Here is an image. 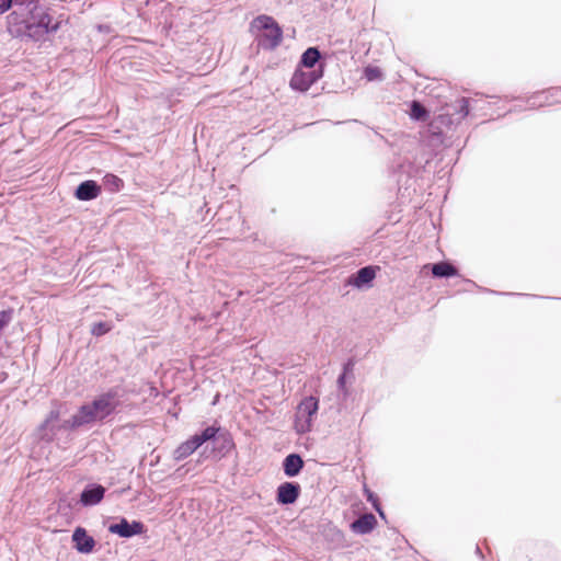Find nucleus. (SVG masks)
Listing matches in <instances>:
<instances>
[{
	"instance_id": "obj_1",
	"label": "nucleus",
	"mask_w": 561,
	"mask_h": 561,
	"mask_svg": "<svg viewBox=\"0 0 561 561\" xmlns=\"http://www.w3.org/2000/svg\"><path fill=\"white\" fill-rule=\"evenodd\" d=\"M49 11L38 0L15 1L14 9L7 16V30L15 38L44 42L60 28V23L54 22Z\"/></svg>"
},
{
	"instance_id": "obj_2",
	"label": "nucleus",
	"mask_w": 561,
	"mask_h": 561,
	"mask_svg": "<svg viewBox=\"0 0 561 561\" xmlns=\"http://www.w3.org/2000/svg\"><path fill=\"white\" fill-rule=\"evenodd\" d=\"M119 407L118 389L111 388L96 396L90 403L80 407L88 424L103 422L117 412Z\"/></svg>"
},
{
	"instance_id": "obj_3",
	"label": "nucleus",
	"mask_w": 561,
	"mask_h": 561,
	"mask_svg": "<svg viewBox=\"0 0 561 561\" xmlns=\"http://www.w3.org/2000/svg\"><path fill=\"white\" fill-rule=\"evenodd\" d=\"M251 26L261 31L256 35V41L259 47L265 50H274L283 41V30L273 16L259 15L252 21Z\"/></svg>"
},
{
	"instance_id": "obj_4",
	"label": "nucleus",
	"mask_w": 561,
	"mask_h": 561,
	"mask_svg": "<svg viewBox=\"0 0 561 561\" xmlns=\"http://www.w3.org/2000/svg\"><path fill=\"white\" fill-rule=\"evenodd\" d=\"M203 431L211 433L210 437H208V442L211 443L210 455L214 459L220 460L225 458L236 447L232 435L225 427L213 424L206 426Z\"/></svg>"
},
{
	"instance_id": "obj_5",
	"label": "nucleus",
	"mask_w": 561,
	"mask_h": 561,
	"mask_svg": "<svg viewBox=\"0 0 561 561\" xmlns=\"http://www.w3.org/2000/svg\"><path fill=\"white\" fill-rule=\"evenodd\" d=\"M469 112V99L460 98L455 105H448L446 112L434 116V119L439 121V125L448 131L465 119Z\"/></svg>"
},
{
	"instance_id": "obj_6",
	"label": "nucleus",
	"mask_w": 561,
	"mask_h": 561,
	"mask_svg": "<svg viewBox=\"0 0 561 561\" xmlns=\"http://www.w3.org/2000/svg\"><path fill=\"white\" fill-rule=\"evenodd\" d=\"M107 531L121 538L128 539L145 534L147 528L141 520L130 522L124 516H117L108 524Z\"/></svg>"
},
{
	"instance_id": "obj_7",
	"label": "nucleus",
	"mask_w": 561,
	"mask_h": 561,
	"mask_svg": "<svg viewBox=\"0 0 561 561\" xmlns=\"http://www.w3.org/2000/svg\"><path fill=\"white\" fill-rule=\"evenodd\" d=\"M324 75V65L320 64L317 69L304 71L297 68L291 76L289 85L293 90L306 92L309 88L320 80Z\"/></svg>"
},
{
	"instance_id": "obj_8",
	"label": "nucleus",
	"mask_w": 561,
	"mask_h": 561,
	"mask_svg": "<svg viewBox=\"0 0 561 561\" xmlns=\"http://www.w3.org/2000/svg\"><path fill=\"white\" fill-rule=\"evenodd\" d=\"M210 432L208 433L207 431L203 430L199 433L194 434L175 448V450L173 451V459L175 461H182L186 459L205 443H208V437H210Z\"/></svg>"
},
{
	"instance_id": "obj_9",
	"label": "nucleus",
	"mask_w": 561,
	"mask_h": 561,
	"mask_svg": "<svg viewBox=\"0 0 561 561\" xmlns=\"http://www.w3.org/2000/svg\"><path fill=\"white\" fill-rule=\"evenodd\" d=\"M528 108L535 110L545 105L561 103V87L548 88L534 92L526 99Z\"/></svg>"
},
{
	"instance_id": "obj_10",
	"label": "nucleus",
	"mask_w": 561,
	"mask_h": 561,
	"mask_svg": "<svg viewBox=\"0 0 561 561\" xmlns=\"http://www.w3.org/2000/svg\"><path fill=\"white\" fill-rule=\"evenodd\" d=\"M301 494V486L298 482L286 481L276 489V502L279 505L294 504Z\"/></svg>"
},
{
	"instance_id": "obj_11",
	"label": "nucleus",
	"mask_w": 561,
	"mask_h": 561,
	"mask_svg": "<svg viewBox=\"0 0 561 561\" xmlns=\"http://www.w3.org/2000/svg\"><path fill=\"white\" fill-rule=\"evenodd\" d=\"M106 489L100 483H88L80 493V503L84 507L95 506L104 499Z\"/></svg>"
},
{
	"instance_id": "obj_12",
	"label": "nucleus",
	"mask_w": 561,
	"mask_h": 561,
	"mask_svg": "<svg viewBox=\"0 0 561 561\" xmlns=\"http://www.w3.org/2000/svg\"><path fill=\"white\" fill-rule=\"evenodd\" d=\"M71 540L73 543V548L83 554H89L94 550L96 545L95 539L90 536L85 528L78 526L75 528Z\"/></svg>"
},
{
	"instance_id": "obj_13",
	"label": "nucleus",
	"mask_w": 561,
	"mask_h": 561,
	"mask_svg": "<svg viewBox=\"0 0 561 561\" xmlns=\"http://www.w3.org/2000/svg\"><path fill=\"white\" fill-rule=\"evenodd\" d=\"M377 270H379V267L374 265L360 267L348 277L347 284L358 289L369 287L376 277Z\"/></svg>"
},
{
	"instance_id": "obj_14",
	"label": "nucleus",
	"mask_w": 561,
	"mask_h": 561,
	"mask_svg": "<svg viewBox=\"0 0 561 561\" xmlns=\"http://www.w3.org/2000/svg\"><path fill=\"white\" fill-rule=\"evenodd\" d=\"M102 186L94 180L82 181L75 190V197L78 201L89 202L100 196Z\"/></svg>"
},
{
	"instance_id": "obj_15",
	"label": "nucleus",
	"mask_w": 561,
	"mask_h": 561,
	"mask_svg": "<svg viewBox=\"0 0 561 561\" xmlns=\"http://www.w3.org/2000/svg\"><path fill=\"white\" fill-rule=\"evenodd\" d=\"M446 133V129L439 125V121H436L433 117L424 131V137L431 146L437 147L445 145Z\"/></svg>"
},
{
	"instance_id": "obj_16",
	"label": "nucleus",
	"mask_w": 561,
	"mask_h": 561,
	"mask_svg": "<svg viewBox=\"0 0 561 561\" xmlns=\"http://www.w3.org/2000/svg\"><path fill=\"white\" fill-rule=\"evenodd\" d=\"M305 467V461L300 454L291 453L288 454L282 462L284 474L288 478H295L299 476Z\"/></svg>"
},
{
	"instance_id": "obj_17",
	"label": "nucleus",
	"mask_w": 561,
	"mask_h": 561,
	"mask_svg": "<svg viewBox=\"0 0 561 561\" xmlns=\"http://www.w3.org/2000/svg\"><path fill=\"white\" fill-rule=\"evenodd\" d=\"M376 526L377 519L375 515L371 513H366L352 522L351 529L355 534L367 535L371 533Z\"/></svg>"
},
{
	"instance_id": "obj_18",
	"label": "nucleus",
	"mask_w": 561,
	"mask_h": 561,
	"mask_svg": "<svg viewBox=\"0 0 561 561\" xmlns=\"http://www.w3.org/2000/svg\"><path fill=\"white\" fill-rule=\"evenodd\" d=\"M434 278H449L459 275V270L449 261H440L433 264H427Z\"/></svg>"
},
{
	"instance_id": "obj_19",
	"label": "nucleus",
	"mask_w": 561,
	"mask_h": 561,
	"mask_svg": "<svg viewBox=\"0 0 561 561\" xmlns=\"http://www.w3.org/2000/svg\"><path fill=\"white\" fill-rule=\"evenodd\" d=\"M318 409L319 400L313 396H309L304 398L301 402L298 404L296 414L312 421V416L317 414Z\"/></svg>"
},
{
	"instance_id": "obj_20",
	"label": "nucleus",
	"mask_w": 561,
	"mask_h": 561,
	"mask_svg": "<svg viewBox=\"0 0 561 561\" xmlns=\"http://www.w3.org/2000/svg\"><path fill=\"white\" fill-rule=\"evenodd\" d=\"M60 411L58 409H53L44 422L39 425L38 431L41 433V437L46 440H51L53 436L56 434V430L54 426H50L53 422L59 420Z\"/></svg>"
},
{
	"instance_id": "obj_21",
	"label": "nucleus",
	"mask_w": 561,
	"mask_h": 561,
	"mask_svg": "<svg viewBox=\"0 0 561 561\" xmlns=\"http://www.w3.org/2000/svg\"><path fill=\"white\" fill-rule=\"evenodd\" d=\"M321 57L322 56H321V51H320L319 47H317V46L308 47L302 53L298 66L305 67L308 69H316L314 67L320 61Z\"/></svg>"
},
{
	"instance_id": "obj_22",
	"label": "nucleus",
	"mask_w": 561,
	"mask_h": 561,
	"mask_svg": "<svg viewBox=\"0 0 561 561\" xmlns=\"http://www.w3.org/2000/svg\"><path fill=\"white\" fill-rule=\"evenodd\" d=\"M100 185L106 192L113 194V193H118L123 190L124 181L119 176H117L113 173H106L102 178V184H100Z\"/></svg>"
},
{
	"instance_id": "obj_23",
	"label": "nucleus",
	"mask_w": 561,
	"mask_h": 561,
	"mask_svg": "<svg viewBox=\"0 0 561 561\" xmlns=\"http://www.w3.org/2000/svg\"><path fill=\"white\" fill-rule=\"evenodd\" d=\"M84 425H88L83 414H81L80 408L78 409L77 413H75L69 420H65L58 430H65V431H73L79 427H82Z\"/></svg>"
},
{
	"instance_id": "obj_24",
	"label": "nucleus",
	"mask_w": 561,
	"mask_h": 561,
	"mask_svg": "<svg viewBox=\"0 0 561 561\" xmlns=\"http://www.w3.org/2000/svg\"><path fill=\"white\" fill-rule=\"evenodd\" d=\"M410 117L414 121H426L430 117V112L419 101H412L410 104Z\"/></svg>"
},
{
	"instance_id": "obj_25",
	"label": "nucleus",
	"mask_w": 561,
	"mask_h": 561,
	"mask_svg": "<svg viewBox=\"0 0 561 561\" xmlns=\"http://www.w3.org/2000/svg\"><path fill=\"white\" fill-rule=\"evenodd\" d=\"M364 494L367 500L374 507V510L378 513V515L381 518H386L385 512L382 511L379 497L376 493H374L370 489H368L366 485L364 486Z\"/></svg>"
},
{
	"instance_id": "obj_26",
	"label": "nucleus",
	"mask_w": 561,
	"mask_h": 561,
	"mask_svg": "<svg viewBox=\"0 0 561 561\" xmlns=\"http://www.w3.org/2000/svg\"><path fill=\"white\" fill-rule=\"evenodd\" d=\"M113 329V324L108 321L95 322L91 327V334L100 337L108 333Z\"/></svg>"
},
{
	"instance_id": "obj_27",
	"label": "nucleus",
	"mask_w": 561,
	"mask_h": 561,
	"mask_svg": "<svg viewBox=\"0 0 561 561\" xmlns=\"http://www.w3.org/2000/svg\"><path fill=\"white\" fill-rule=\"evenodd\" d=\"M364 78L367 81L382 80L383 73L379 67L369 65L364 68Z\"/></svg>"
},
{
	"instance_id": "obj_28",
	"label": "nucleus",
	"mask_w": 561,
	"mask_h": 561,
	"mask_svg": "<svg viewBox=\"0 0 561 561\" xmlns=\"http://www.w3.org/2000/svg\"><path fill=\"white\" fill-rule=\"evenodd\" d=\"M312 422L302 416L296 414L295 417V430L298 434H306L311 431Z\"/></svg>"
},
{
	"instance_id": "obj_29",
	"label": "nucleus",
	"mask_w": 561,
	"mask_h": 561,
	"mask_svg": "<svg viewBox=\"0 0 561 561\" xmlns=\"http://www.w3.org/2000/svg\"><path fill=\"white\" fill-rule=\"evenodd\" d=\"M467 282L469 284H471L472 286L478 287L483 293L495 294V295H516L515 293H501V291H496V290H493V289L480 287L474 282H472L470 279H467ZM519 295L522 296V294H519ZM523 296H525V295L523 294Z\"/></svg>"
},
{
	"instance_id": "obj_30",
	"label": "nucleus",
	"mask_w": 561,
	"mask_h": 561,
	"mask_svg": "<svg viewBox=\"0 0 561 561\" xmlns=\"http://www.w3.org/2000/svg\"><path fill=\"white\" fill-rule=\"evenodd\" d=\"M15 2L13 0H0V15L14 9Z\"/></svg>"
},
{
	"instance_id": "obj_31",
	"label": "nucleus",
	"mask_w": 561,
	"mask_h": 561,
	"mask_svg": "<svg viewBox=\"0 0 561 561\" xmlns=\"http://www.w3.org/2000/svg\"><path fill=\"white\" fill-rule=\"evenodd\" d=\"M346 377L347 376H345V374H340L336 381L339 390H341L344 393V396L347 394Z\"/></svg>"
},
{
	"instance_id": "obj_32",
	"label": "nucleus",
	"mask_w": 561,
	"mask_h": 561,
	"mask_svg": "<svg viewBox=\"0 0 561 561\" xmlns=\"http://www.w3.org/2000/svg\"><path fill=\"white\" fill-rule=\"evenodd\" d=\"M354 360L352 358L347 359L344 364H343V369H342V373L341 374H345V376L347 375H352L353 374V370H354Z\"/></svg>"
},
{
	"instance_id": "obj_33",
	"label": "nucleus",
	"mask_w": 561,
	"mask_h": 561,
	"mask_svg": "<svg viewBox=\"0 0 561 561\" xmlns=\"http://www.w3.org/2000/svg\"><path fill=\"white\" fill-rule=\"evenodd\" d=\"M8 378V373L5 371H0V383L5 381Z\"/></svg>"
},
{
	"instance_id": "obj_34",
	"label": "nucleus",
	"mask_w": 561,
	"mask_h": 561,
	"mask_svg": "<svg viewBox=\"0 0 561 561\" xmlns=\"http://www.w3.org/2000/svg\"><path fill=\"white\" fill-rule=\"evenodd\" d=\"M476 554L481 559L483 558L482 550L479 546H476Z\"/></svg>"
},
{
	"instance_id": "obj_35",
	"label": "nucleus",
	"mask_w": 561,
	"mask_h": 561,
	"mask_svg": "<svg viewBox=\"0 0 561 561\" xmlns=\"http://www.w3.org/2000/svg\"><path fill=\"white\" fill-rule=\"evenodd\" d=\"M520 110H522V108H519V107H514V108H511L508 112H518V111H520Z\"/></svg>"
},
{
	"instance_id": "obj_36",
	"label": "nucleus",
	"mask_w": 561,
	"mask_h": 561,
	"mask_svg": "<svg viewBox=\"0 0 561 561\" xmlns=\"http://www.w3.org/2000/svg\"><path fill=\"white\" fill-rule=\"evenodd\" d=\"M511 100H520V96L512 98Z\"/></svg>"
}]
</instances>
